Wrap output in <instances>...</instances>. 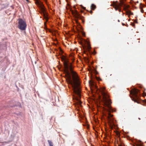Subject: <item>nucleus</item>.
I'll list each match as a JSON object with an SVG mask.
<instances>
[{
	"instance_id": "nucleus-21",
	"label": "nucleus",
	"mask_w": 146,
	"mask_h": 146,
	"mask_svg": "<svg viewBox=\"0 0 146 146\" xmlns=\"http://www.w3.org/2000/svg\"><path fill=\"white\" fill-rule=\"evenodd\" d=\"M124 24H123V25H124Z\"/></svg>"
},
{
	"instance_id": "nucleus-11",
	"label": "nucleus",
	"mask_w": 146,
	"mask_h": 146,
	"mask_svg": "<svg viewBox=\"0 0 146 146\" xmlns=\"http://www.w3.org/2000/svg\"><path fill=\"white\" fill-rule=\"evenodd\" d=\"M145 7V6L142 7L141 6L140 7V8L141 9V13H143L144 12V10H143V7L144 8Z\"/></svg>"
},
{
	"instance_id": "nucleus-16",
	"label": "nucleus",
	"mask_w": 146,
	"mask_h": 146,
	"mask_svg": "<svg viewBox=\"0 0 146 146\" xmlns=\"http://www.w3.org/2000/svg\"><path fill=\"white\" fill-rule=\"evenodd\" d=\"M91 48L89 46V48Z\"/></svg>"
},
{
	"instance_id": "nucleus-20",
	"label": "nucleus",
	"mask_w": 146,
	"mask_h": 146,
	"mask_svg": "<svg viewBox=\"0 0 146 146\" xmlns=\"http://www.w3.org/2000/svg\"><path fill=\"white\" fill-rule=\"evenodd\" d=\"M27 1H28V0H26Z\"/></svg>"
},
{
	"instance_id": "nucleus-2",
	"label": "nucleus",
	"mask_w": 146,
	"mask_h": 146,
	"mask_svg": "<svg viewBox=\"0 0 146 146\" xmlns=\"http://www.w3.org/2000/svg\"><path fill=\"white\" fill-rule=\"evenodd\" d=\"M90 85H91V90H92L93 89H96L97 91H99L100 92L103 96V102L104 106L106 108L105 109L106 111L108 112V117L109 118L112 117L113 116L112 115L110 114V113L113 111V110L111 108L110 106L111 104V102L110 99H109L108 96L104 92V90L105 89V88L102 87L100 89H98L96 86L93 83H91L89 82Z\"/></svg>"
},
{
	"instance_id": "nucleus-12",
	"label": "nucleus",
	"mask_w": 146,
	"mask_h": 146,
	"mask_svg": "<svg viewBox=\"0 0 146 146\" xmlns=\"http://www.w3.org/2000/svg\"><path fill=\"white\" fill-rule=\"evenodd\" d=\"M141 141H140V143H139L137 144L136 146H141V145H142V143H141Z\"/></svg>"
},
{
	"instance_id": "nucleus-1",
	"label": "nucleus",
	"mask_w": 146,
	"mask_h": 146,
	"mask_svg": "<svg viewBox=\"0 0 146 146\" xmlns=\"http://www.w3.org/2000/svg\"><path fill=\"white\" fill-rule=\"evenodd\" d=\"M61 59L63 61L66 80L68 84L69 85L68 87L70 88L71 87L73 92L77 95L75 97V98L77 101L78 104L80 106L82 103L80 100L81 96V91L79 87L80 81L78 76L72 70L70 64L68 63L67 58L63 56Z\"/></svg>"
},
{
	"instance_id": "nucleus-7",
	"label": "nucleus",
	"mask_w": 146,
	"mask_h": 146,
	"mask_svg": "<svg viewBox=\"0 0 146 146\" xmlns=\"http://www.w3.org/2000/svg\"><path fill=\"white\" fill-rule=\"evenodd\" d=\"M72 14L74 15L75 18L76 19H81V17L80 15L76 11H72Z\"/></svg>"
},
{
	"instance_id": "nucleus-6",
	"label": "nucleus",
	"mask_w": 146,
	"mask_h": 146,
	"mask_svg": "<svg viewBox=\"0 0 146 146\" xmlns=\"http://www.w3.org/2000/svg\"><path fill=\"white\" fill-rule=\"evenodd\" d=\"M139 90L136 89H134L132 91L130 92V94L134 96V98H135L136 99H138V96L137 94Z\"/></svg>"
},
{
	"instance_id": "nucleus-5",
	"label": "nucleus",
	"mask_w": 146,
	"mask_h": 146,
	"mask_svg": "<svg viewBox=\"0 0 146 146\" xmlns=\"http://www.w3.org/2000/svg\"><path fill=\"white\" fill-rule=\"evenodd\" d=\"M123 5V2H121L120 3H115L113 5V7L116 11L119 10V12H120L121 11L120 8Z\"/></svg>"
},
{
	"instance_id": "nucleus-14",
	"label": "nucleus",
	"mask_w": 146,
	"mask_h": 146,
	"mask_svg": "<svg viewBox=\"0 0 146 146\" xmlns=\"http://www.w3.org/2000/svg\"><path fill=\"white\" fill-rule=\"evenodd\" d=\"M85 35V33H83V36H84V35Z\"/></svg>"
},
{
	"instance_id": "nucleus-3",
	"label": "nucleus",
	"mask_w": 146,
	"mask_h": 146,
	"mask_svg": "<svg viewBox=\"0 0 146 146\" xmlns=\"http://www.w3.org/2000/svg\"><path fill=\"white\" fill-rule=\"evenodd\" d=\"M35 3L36 4L39 5L41 6V9L42 12L43 14L44 15V18L46 20H47L48 18L47 17V14L46 12L45 9L41 2L38 0H36Z\"/></svg>"
},
{
	"instance_id": "nucleus-17",
	"label": "nucleus",
	"mask_w": 146,
	"mask_h": 146,
	"mask_svg": "<svg viewBox=\"0 0 146 146\" xmlns=\"http://www.w3.org/2000/svg\"><path fill=\"white\" fill-rule=\"evenodd\" d=\"M83 8L84 9H85V7H84Z\"/></svg>"
},
{
	"instance_id": "nucleus-8",
	"label": "nucleus",
	"mask_w": 146,
	"mask_h": 146,
	"mask_svg": "<svg viewBox=\"0 0 146 146\" xmlns=\"http://www.w3.org/2000/svg\"><path fill=\"white\" fill-rule=\"evenodd\" d=\"M126 13L127 15H132L133 14V13H131L129 10H127L126 11Z\"/></svg>"
},
{
	"instance_id": "nucleus-9",
	"label": "nucleus",
	"mask_w": 146,
	"mask_h": 146,
	"mask_svg": "<svg viewBox=\"0 0 146 146\" xmlns=\"http://www.w3.org/2000/svg\"><path fill=\"white\" fill-rule=\"evenodd\" d=\"M50 146H53V144L52 141L49 140L48 141Z\"/></svg>"
},
{
	"instance_id": "nucleus-10",
	"label": "nucleus",
	"mask_w": 146,
	"mask_h": 146,
	"mask_svg": "<svg viewBox=\"0 0 146 146\" xmlns=\"http://www.w3.org/2000/svg\"><path fill=\"white\" fill-rule=\"evenodd\" d=\"M96 8V6L94 4H92L91 5L92 9L94 10Z\"/></svg>"
},
{
	"instance_id": "nucleus-13",
	"label": "nucleus",
	"mask_w": 146,
	"mask_h": 146,
	"mask_svg": "<svg viewBox=\"0 0 146 146\" xmlns=\"http://www.w3.org/2000/svg\"><path fill=\"white\" fill-rule=\"evenodd\" d=\"M134 100V98H133V100L135 102H137V103H139L138 102H137V99H135Z\"/></svg>"
},
{
	"instance_id": "nucleus-19",
	"label": "nucleus",
	"mask_w": 146,
	"mask_h": 146,
	"mask_svg": "<svg viewBox=\"0 0 146 146\" xmlns=\"http://www.w3.org/2000/svg\"><path fill=\"white\" fill-rule=\"evenodd\" d=\"M118 22H119V20H118Z\"/></svg>"
},
{
	"instance_id": "nucleus-15",
	"label": "nucleus",
	"mask_w": 146,
	"mask_h": 146,
	"mask_svg": "<svg viewBox=\"0 0 146 146\" xmlns=\"http://www.w3.org/2000/svg\"><path fill=\"white\" fill-rule=\"evenodd\" d=\"M92 11H91L90 12V13L92 14Z\"/></svg>"
},
{
	"instance_id": "nucleus-18",
	"label": "nucleus",
	"mask_w": 146,
	"mask_h": 146,
	"mask_svg": "<svg viewBox=\"0 0 146 146\" xmlns=\"http://www.w3.org/2000/svg\"><path fill=\"white\" fill-rule=\"evenodd\" d=\"M145 103H146V100H145Z\"/></svg>"
},
{
	"instance_id": "nucleus-4",
	"label": "nucleus",
	"mask_w": 146,
	"mask_h": 146,
	"mask_svg": "<svg viewBox=\"0 0 146 146\" xmlns=\"http://www.w3.org/2000/svg\"><path fill=\"white\" fill-rule=\"evenodd\" d=\"M18 21L19 28L22 30H25L27 26V25L25 21L21 19H19Z\"/></svg>"
}]
</instances>
